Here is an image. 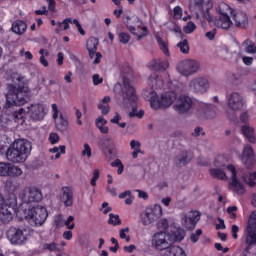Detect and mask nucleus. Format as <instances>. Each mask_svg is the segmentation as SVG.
<instances>
[{
    "instance_id": "obj_1",
    "label": "nucleus",
    "mask_w": 256,
    "mask_h": 256,
    "mask_svg": "<svg viewBox=\"0 0 256 256\" xmlns=\"http://www.w3.org/2000/svg\"><path fill=\"white\" fill-rule=\"evenodd\" d=\"M29 93V87L23 84H6V102L3 105V109H5V111H9L13 109V107H21V105H25L29 99Z\"/></svg>"
},
{
    "instance_id": "obj_2",
    "label": "nucleus",
    "mask_w": 256,
    "mask_h": 256,
    "mask_svg": "<svg viewBox=\"0 0 256 256\" xmlns=\"http://www.w3.org/2000/svg\"><path fill=\"white\" fill-rule=\"evenodd\" d=\"M226 169L229 171L231 177L229 188L234 193H237V195H243V193H245V186H243L239 177H241L244 183L249 185V187H256V172L246 174L243 168L236 169L233 165H228Z\"/></svg>"
},
{
    "instance_id": "obj_3",
    "label": "nucleus",
    "mask_w": 256,
    "mask_h": 256,
    "mask_svg": "<svg viewBox=\"0 0 256 256\" xmlns=\"http://www.w3.org/2000/svg\"><path fill=\"white\" fill-rule=\"evenodd\" d=\"M31 153V142L26 139H18L7 149L6 159L10 163H25Z\"/></svg>"
},
{
    "instance_id": "obj_4",
    "label": "nucleus",
    "mask_w": 256,
    "mask_h": 256,
    "mask_svg": "<svg viewBox=\"0 0 256 256\" xmlns=\"http://www.w3.org/2000/svg\"><path fill=\"white\" fill-rule=\"evenodd\" d=\"M143 96L150 102L152 109H167L177 101V93L175 91L166 92L159 98L155 91L144 90Z\"/></svg>"
},
{
    "instance_id": "obj_5",
    "label": "nucleus",
    "mask_w": 256,
    "mask_h": 256,
    "mask_svg": "<svg viewBox=\"0 0 256 256\" xmlns=\"http://www.w3.org/2000/svg\"><path fill=\"white\" fill-rule=\"evenodd\" d=\"M47 217V208L38 205L28 210L26 215V221H28V223L32 225V227H37V225L44 224L45 221H47Z\"/></svg>"
},
{
    "instance_id": "obj_6",
    "label": "nucleus",
    "mask_w": 256,
    "mask_h": 256,
    "mask_svg": "<svg viewBox=\"0 0 256 256\" xmlns=\"http://www.w3.org/2000/svg\"><path fill=\"white\" fill-rule=\"evenodd\" d=\"M114 91H120V95L123 98L124 103H127V101L130 103H136L137 101V92H135V88L127 78L123 79V84H116L114 86Z\"/></svg>"
},
{
    "instance_id": "obj_7",
    "label": "nucleus",
    "mask_w": 256,
    "mask_h": 256,
    "mask_svg": "<svg viewBox=\"0 0 256 256\" xmlns=\"http://www.w3.org/2000/svg\"><path fill=\"white\" fill-rule=\"evenodd\" d=\"M163 215V208L161 205L155 204L150 208H146L145 211L140 215L141 223L145 227L155 223L158 219H161Z\"/></svg>"
},
{
    "instance_id": "obj_8",
    "label": "nucleus",
    "mask_w": 256,
    "mask_h": 256,
    "mask_svg": "<svg viewBox=\"0 0 256 256\" xmlns=\"http://www.w3.org/2000/svg\"><path fill=\"white\" fill-rule=\"evenodd\" d=\"M201 64L197 60L186 59L181 61L177 66V71L184 77H191L199 71Z\"/></svg>"
},
{
    "instance_id": "obj_9",
    "label": "nucleus",
    "mask_w": 256,
    "mask_h": 256,
    "mask_svg": "<svg viewBox=\"0 0 256 256\" xmlns=\"http://www.w3.org/2000/svg\"><path fill=\"white\" fill-rule=\"evenodd\" d=\"M201 221V212L191 210L188 213H183L181 217V225L186 231H193L197 227V223Z\"/></svg>"
},
{
    "instance_id": "obj_10",
    "label": "nucleus",
    "mask_w": 256,
    "mask_h": 256,
    "mask_svg": "<svg viewBox=\"0 0 256 256\" xmlns=\"http://www.w3.org/2000/svg\"><path fill=\"white\" fill-rule=\"evenodd\" d=\"M19 198L23 203H39L43 199V194L39 188L26 187L20 193Z\"/></svg>"
},
{
    "instance_id": "obj_11",
    "label": "nucleus",
    "mask_w": 256,
    "mask_h": 256,
    "mask_svg": "<svg viewBox=\"0 0 256 256\" xmlns=\"http://www.w3.org/2000/svg\"><path fill=\"white\" fill-rule=\"evenodd\" d=\"M227 105L231 111H242L247 107V100L239 92H232L227 97Z\"/></svg>"
},
{
    "instance_id": "obj_12",
    "label": "nucleus",
    "mask_w": 256,
    "mask_h": 256,
    "mask_svg": "<svg viewBox=\"0 0 256 256\" xmlns=\"http://www.w3.org/2000/svg\"><path fill=\"white\" fill-rule=\"evenodd\" d=\"M174 110L177 111L180 115H185L193 109V99L186 95H181L176 101V104L173 106Z\"/></svg>"
},
{
    "instance_id": "obj_13",
    "label": "nucleus",
    "mask_w": 256,
    "mask_h": 256,
    "mask_svg": "<svg viewBox=\"0 0 256 256\" xmlns=\"http://www.w3.org/2000/svg\"><path fill=\"white\" fill-rule=\"evenodd\" d=\"M99 45V40L95 37L89 38L86 43V49L89 52L90 59H94V64L99 65L103 55L100 52H97V47Z\"/></svg>"
},
{
    "instance_id": "obj_14",
    "label": "nucleus",
    "mask_w": 256,
    "mask_h": 256,
    "mask_svg": "<svg viewBox=\"0 0 256 256\" xmlns=\"http://www.w3.org/2000/svg\"><path fill=\"white\" fill-rule=\"evenodd\" d=\"M6 237L10 241L12 245H23L27 238L25 237V234L23 233V229L11 227L6 232Z\"/></svg>"
},
{
    "instance_id": "obj_15",
    "label": "nucleus",
    "mask_w": 256,
    "mask_h": 256,
    "mask_svg": "<svg viewBox=\"0 0 256 256\" xmlns=\"http://www.w3.org/2000/svg\"><path fill=\"white\" fill-rule=\"evenodd\" d=\"M189 89L193 93H198L200 95H202V93H207V89H209V80L203 77L194 78L189 82Z\"/></svg>"
},
{
    "instance_id": "obj_16",
    "label": "nucleus",
    "mask_w": 256,
    "mask_h": 256,
    "mask_svg": "<svg viewBox=\"0 0 256 256\" xmlns=\"http://www.w3.org/2000/svg\"><path fill=\"white\" fill-rule=\"evenodd\" d=\"M246 245L251 246L256 244V211L252 212L250 221L247 226Z\"/></svg>"
},
{
    "instance_id": "obj_17",
    "label": "nucleus",
    "mask_w": 256,
    "mask_h": 256,
    "mask_svg": "<svg viewBox=\"0 0 256 256\" xmlns=\"http://www.w3.org/2000/svg\"><path fill=\"white\" fill-rule=\"evenodd\" d=\"M241 162L246 169H251V167L255 165V150H253V146L249 144L244 146L241 155Z\"/></svg>"
},
{
    "instance_id": "obj_18",
    "label": "nucleus",
    "mask_w": 256,
    "mask_h": 256,
    "mask_svg": "<svg viewBox=\"0 0 256 256\" xmlns=\"http://www.w3.org/2000/svg\"><path fill=\"white\" fill-rule=\"evenodd\" d=\"M232 19L235 27H238V29H247V27H249V17L247 13L241 10H234L232 12Z\"/></svg>"
},
{
    "instance_id": "obj_19",
    "label": "nucleus",
    "mask_w": 256,
    "mask_h": 256,
    "mask_svg": "<svg viewBox=\"0 0 256 256\" xmlns=\"http://www.w3.org/2000/svg\"><path fill=\"white\" fill-rule=\"evenodd\" d=\"M28 115L32 121H43L45 118V107L43 104H31L28 107Z\"/></svg>"
},
{
    "instance_id": "obj_20",
    "label": "nucleus",
    "mask_w": 256,
    "mask_h": 256,
    "mask_svg": "<svg viewBox=\"0 0 256 256\" xmlns=\"http://www.w3.org/2000/svg\"><path fill=\"white\" fill-rule=\"evenodd\" d=\"M152 243L158 251H166L170 247L167 241V234L160 232L153 236Z\"/></svg>"
},
{
    "instance_id": "obj_21",
    "label": "nucleus",
    "mask_w": 256,
    "mask_h": 256,
    "mask_svg": "<svg viewBox=\"0 0 256 256\" xmlns=\"http://www.w3.org/2000/svg\"><path fill=\"white\" fill-rule=\"evenodd\" d=\"M192 159L193 154H191V152L187 150H184L174 158V163L176 167H185V165H187V163H190Z\"/></svg>"
},
{
    "instance_id": "obj_22",
    "label": "nucleus",
    "mask_w": 256,
    "mask_h": 256,
    "mask_svg": "<svg viewBox=\"0 0 256 256\" xmlns=\"http://www.w3.org/2000/svg\"><path fill=\"white\" fill-rule=\"evenodd\" d=\"M60 201L65 207H73V190L69 187H62Z\"/></svg>"
},
{
    "instance_id": "obj_23",
    "label": "nucleus",
    "mask_w": 256,
    "mask_h": 256,
    "mask_svg": "<svg viewBox=\"0 0 256 256\" xmlns=\"http://www.w3.org/2000/svg\"><path fill=\"white\" fill-rule=\"evenodd\" d=\"M241 132L244 135V137H246L247 141H249V143H252L253 145H255L256 135H255V129H253V127L246 124L241 127Z\"/></svg>"
},
{
    "instance_id": "obj_24",
    "label": "nucleus",
    "mask_w": 256,
    "mask_h": 256,
    "mask_svg": "<svg viewBox=\"0 0 256 256\" xmlns=\"http://www.w3.org/2000/svg\"><path fill=\"white\" fill-rule=\"evenodd\" d=\"M149 68L153 71H166L169 69V62L161 59H154L149 63Z\"/></svg>"
},
{
    "instance_id": "obj_25",
    "label": "nucleus",
    "mask_w": 256,
    "mask_h": 256,
    "mask_svg": "<svg viewBox=\"0 0 256 256\" xmlns=\"http://www.w3.org/2000/svg\"><path fill=\"white\" fill-rule=\"evenodd\" d=\"M0 221L4 224L11 223V221H13V213L5 203L4 206L0 207Z\"/></svg>"
},
{
    "instance_id": "obj_26",
    "label": "nucleus",
    "mask_w": 256,
    "mask_h": 256,
    "mask_svg": "<svg viewBox=\"0 0 256 256\" xmlns=\"http://www.w3.org/2000/svg\"><path fill=\"white\" fill-rule=\"evenodd\" d=\"M163 256H187L185 250L179 246H169L165 249Z\"/></svg>"
},
{
    "instance_id": "obj_27",
    "label": "nucleus",
    "mask_w": 256,
    "mask_h": 256,
    "mask_svg": "<svg viewBox=\"0 0 256 256\" xmlns=\"http://www.w3.org/2000/svg\"><path fill=\"white\" fill-rule=\"evenodd\" d=\"M12 31L16 35H23L27 31V24L23 20H16L12 24Z\"/></svg>"
},
{
    "instance_id": "obj_28",
    "label": "nucleus",
    "mask_w": 256,
    "mask_h": 256,
    "mask_svg": "<svg viewBox=\"0 0 256 256\" xmlns=\"http://www.w3.org/2000/svg\"><path fill=\"white\" fill-rule=\"evenodd\" d=\"M148 84L151 85L152 89H161L163 88V79L157 73H153L148 79Z\"/></svg>"
},
{
    "instance_id": "obj_29",
    "label": "nucleus",
    "mask_w": 256,
    "mask_h": 256,
    "mask_svg": "<svg viewBox=\"0 0 256 256\" xmlns=\"http://www.w3.org/2000/svg\"><path fill=\"white\" fill-rule=\"evenodd\" d=\"M215 25L219 29H229L233 23L229 16H220L219 19L216 20Z\"/></svg>"
},
{
    "instance_id": "obj_30",
    "label": "nucleus",
    "mask_w": 256,
    "mask_h": 256,
    "mask_svg": "<svg viewBox=\"0 0 256 256\" xmlns=\"http://www.w3.org/2000/svg\"><path fill=\"white\" fill-rule=\"evenodd\" d=\"M95 125L97 129H99L100 133H103L104 135H107L109 133V127H107V120L104 119L103 116H99L95 120Z\"/></svg>"
},
{
    "instance_id": "obj_31",
    "label": "nucleus",
    "mask_w": 256,
    "mask_h": 256,
    "mask_svg": "<svg viewBox=\"0 0 256 256\" xmlns=\"http://www.w3.org/2000/svg\"><path fill=\"white\" fill-rule=\"evenodd\" d=\"M55 125L58 131L64 132L67 131L69 127V121H67L63 114H59V118L56 120Z\"/></svg>"
},
{
    "instance_id": "obj_32",
    "label": "nucleus",
    "mask_w": 256,
    "mask_h": 256,
    "mask_svg": "<svg viewBox=\"0 0 256 256\" xmlns=\"http://www.w3.org/2000/svg\"><path fill=\"white\" fill-rule=\"evenodd\" d=\"M7 79L8 81H11L12 83H22V81L25 79V77L21 74H19L17 71H8L7 72Z\"/></svg>"
},
{
    "instance_id": "obj_33",
    "label": "nucleus",
    "mask_w": 256,
    "mask_h": 256,
    "mask_svg": "<svg viewBox=\"0 0 256 256\" xmlns=\"http://www.w3.org/2000/svg\"><path fill=\"white\" fill-rule=\"evenodd\" d=\"M210 175L215 179H221L225 181L227 179V174L225 173V168H212L210 169Z\"/></svg>"
},
{
    "instance_id": "obj_34",
    "label": "nucleus",
    "mask_w": 256,
    "mask_h": 256,
    "mask_svg": "<svg viewBox=\"0 0 256 256\" xmlns=\"http://www.w3.org/2000/svg\"><path fill=\"white\" fill-rule=\"evenodd\" d=\"M242 46L244 47L245 53H249L250 55H255L256 53L255 42L247 39L242 43Z\"/></svg>"
},
{
    "instance_id": "obj_35",
    "label": "nucleus",
    "mask_w": 256,
    "mask_h": 256,
    "mask_svg": "<svg viewBox=\"0 0 256 256\" xmlns=\"http://www.w3.org/2000/svg\"><path fill=\"white\" fill-rule=\"evenodd\" d=\"M21 175H23V170L19 166L9 164L7 177H21Z\"/></svg>"
},
{
    "instance_id": "obj_36",
    "label": "nucleus",
    "mask_w": 256,
    "mask_h": 256,
    "mask_svg": "<svg viewBox=\"0 0 256 256\" xmlns=\"http://www.w3.org/2000/svg\"><path fill=\"white\" fill-rule=\"evenodd\" d=\"M204 107H206L204 114L207 119H215L217 117V106L205 105Z\"/></svg>"
},
{
    "instance_id": "obj_37",
    "label": "nucleus",
    "mask_w": 256,
    "mask_h": 256,
    "mask_svg": "<svg viewBox=\"0 0 256 256\" xmlns=\"http://www.w3.org/2000/svg\"><path fill=\"white\" fill-rule=\"evenodd\" d=\"M233 11L234 10H231V7L225 2L220 3L218 6V12L221 16H229V13L232 14Z\"/></svg>"
},
{
    "instance_id": "obj_38",
    "label": "nucleus",
    "mask_w": 256,
    "mask_h": 256,
    "mask_svg": "<svg viewBox=\"0 0 256 256\" xmlns=\"http://www.w3.org/2000/svg\"><path fill=\"white\" fill-rule=\"evenodd\" d=\"M178 49L184 54V55H189V42L187 40H183L182 42H179L177 44Z\"/></svg>"
},
{
    "instance_id": "obj_39",
    "label": "nucleus",
    "mask_w": 256,
    "mask_h": 256,
    "mask_svg": "<svg viewBox=\"0 0 256 256\" xmlns=\"http://www.w3.org/2000/svg\"><path fill=\"white\" fill-rule=\"evenodd\" d=\"M6 189H8V191H10L11 193H15V191H18L19 189V182L13 181V180H7Z\"/></svg>"
},
{
    "instance_id": "obj_40",
    "label": "nucleus",
    "mask_w": 256,
    "mask_h": 256,
    "mask_svg": "<svg viewBox=\"0 0 256 256\" xmlns=\"http://www.w3.org/2000/svg\"><path fill=\"white\" fill-rule=\"evenodd\" d=\"M108 223L109 225H113L114 227H117V225H121V218H119V215L110 213Z\"/></svg>"
},
{
    "instance_id": "obj_41",
    "label": "nucleus",
    "mask_w": 256,
    "mask_h": 256,
    "mask_svg": "<svg viewBox=\"0 0 256 256\" xmlns=\"http://www.w3.org/2000/svg\"><path fill=\"white\" fill-rule=\"evenodd\" d=\"M118 41L120 43H122V45H127V43H129V41H131V35H129L126 32H120L118 34Z\"/></svg>"
},
{
    "instance_id": "obj_42",
    "label": "nucleus",
    "mask_w": 256,
    "mask_h": 256,
    "mask_svg": "<svg viewBox=\"0 0 256 256\" xmlns=\"http://www.w3.org/2000/svg\"><path fill=\"white\" fill-rule=\"evenodd\" d=\"M9 175V163L0 162V177H7Z\"/></svg>"
},
{
    "instance_id": "obj_43",
    "label": "nucleus",
    "mask_w": 256,
    "mask_h": 256,
    "mask_svg": "<svg viewBox=\"0 0 256 256\" xmlns=\"http://www.w3.org/2000/svg\"><path fill=\"white\" fill-rule=\"evenodd\" d=\"M227 162V160L225 159V157L223 156H218L215 161H214V165L216 168L219 169H225V163Z\"/></svg>"
},
{
    "instance_id": "obj_44",
    "label": "nucleus",
    "mask_w": 256,
    "mask_h": 256,
    "mask_svg": "<svg viewBox=\"0 0 256 256\" xmlns=\"http://www.w3.org/2000/svg\"><path fill=\"white\" fill-rule=\"evenodd\" d=\"M167 29L168 31H173L174 33H181V27H179V25H177V23L175 22H167Z\"/></svg>"
},
{
    "instance_id": "obj_45",
    "label": "nucleus",
    "mask_w": 256,
    "mask_h": 256,
    "mask_svg": "<svg viewBox=\"0 0 256 256\" xmlns=\"http://www.w3.org/2000/svg\"><path fill=\"white\" fill-rule=\"evenodd\" d=\"M175 241H183L185 239V230L178 228L174 233Z\"/></svg>"
},
{
    "instance_id": "obj_46",
    "label": "nucleus",
    "mask_w": 256,
    "mask_h": 256,
    "mask_svg": "<svg viewBox=\"0 0 256 256\" xmlns=\"http://www.w3.org/2000/svg\"><path fill=\"white\" fill-rule=\"evenodd\" d=\"M69 23H73V20L71 18H66L63 22H58L57 25L59 29L67 31V29H69Z\"/></svg>"
},
{
    "instance_id": "obj_47",
    "label": "nucleus",
    "mask_w": 256,
    "mask_h": 256,
    "mask_svg": "<svg viewBox=\"0 0 256 256\" xmlns=\"http://www.w3.org/2000/svg\"><path fill=\"white\" fill-rule=\"evenodd\" d=\"M197 29V25H195L193 22H188L186 26H184V33L187 35H190V33H193Z\"/></svg>"
},
{
    "instance_id": "obj_48",
    "label": "nucleus",
    "mask_w": 256,
    "mask_h": 256,
    "mask_svg": "<svg viewBox=\"0 0 256 256\" xmlns=\"http://www.w3.org/2000/svg\"><path fill=\"white\" fill-rule=\"evenodd\" d=\"M127 233H129V227L120 229V239H125L127 243L131 241V237L127 236Z\"/></svg>"
},
{
    "instance_id": "obj_49",
    "label": "nucleus",
    "mask_w": 256,
    "mask_h": 256,
    "mask_svg": "<svg viewBox=\"0 0 256 256\" xmlns=\"http://www.w3.org/2000/svg\"><path fill=\"white\" fill-rule=\"evenodd\" d=\"M203 235V230L201 229H197L195 231V233H192L190 235V241H192V243H197V241H199V236Z\"/></svg>"
},
{
    "instance_id": "obj_50",
    "label": "nucleus",
    "mask_w": 256,
    "mask_h": 256,
    "mask_svg": "<svg viewBox=\"0 0 256 256\" xmlns=\"http://www.w3.org/2000/svg\"><path fill=\"white\" fill-rule=\"evenodd\" d=\"M158 44L160 46L161 51H163L164 55H169V48L163 39L158 38Z\"/></svg>"
},
{
    "instance_id": "obj_51",
    "label": "nucleus",
    "mask_w": 256,
    "mask_h": 256,
    "mask_svg": "<svg viewBox=\"0 0 256 256\" xmlns=\"http://www.w3.org/2000/svg\"><path fill=\"white\" fill-rule=\"evenodd\" d=\"M231 81L233 85H241L243 83V77L239 74H232Z\"/></svg>"
},
{
    "instance_id": "obj_52",
    "label": "nucleus",
    "mask_w": 256,
    "mask_h": 256,
    "mask_svg": "<svg viewBox=\"0 0 256 256\" xmlns=\"http://www.w3.org/2000/svg\"><path fill=\"white\" fill-rule=\"evenodd\" d=\"M144 115H145V112L143 110H140L139 112H137V108H133L132 112L129 113V117H138V119L143 118Z\"/></svg>"
},
{
    "instance_id": "obj_53",
    "label": "nucleus",
    "mask_w": 256,
    "mask_h": 256,
    "mask_svg": "<svg viewBox=\"0 0 256 256\" xmlns=\"http://www.w3.org/2000/svg\"><path fill=\"white\" fill-rule=\"evenodd\" d=\"M98 109L102 112V115H108L111 108L109 107V104H99Z\"/></svg>"
},
{
    "instance_id": "obj_54",
    "label": "nucleus",
    "mask_w": 256,
    "mask_h": 256,
    "mask_svg": "<svg viewBox=\"0 0 256 256\" xmlns=\"http://www.w3.org/2000/svg\"><path fill=\"white\" fill-rule=\"evenodd\" d=\"M183 17V9L181 6H176L174 8V19H181Z\"/></svg>"
},
{
    "instance_id": "obj_55",
    "label": "nucleus",
    "mask_w": 256,
    "mask_h": 256,
    "mask_svg": "<svg viewBox=\"0 0 256 256\" xmlns=\"http://www.w3.org/2000/svg\"><path fill=\"white\" fill-rule=\"evenodd\" d=\"M99 176H100L99 169L94 170L93 177L90 182L92 187H95L97 185V180L99 179Z\"/></svg>"
},
{
    "instance_id": "obj_56",
    "label": "nucleus",
    "mask_w": 256,
    "mask_h": 256,
    "mask_svg": "<svg viewBox=\"0 0 256 256\" xmlns=\"http://www.w3.org/2000/svg\"><path fill=\"white\" fill-rule=\"evenodd\" d=\"M130 147L133 151H141V142L137 140H131Z\"/></svg>"
},
{
    "instance_id": "obj_57",
    "label": "nucleus",
    "mask_w": 256,
    "mask_h": 256,
    "mask_svg": "<svg viewBox=\"0 0 256 256\" xmlns=\"http://www.w3.org/2000/svg\"><path fill=\"white\" fill-rule=\"evenodd\" d=\"M93 85H101L103 83V77H101L99 74H94L92 76Z\"/></svg>"
},
{
    "instance_id": "obj_58",
    "label": "nucleus",
    "mask_w": 256,
    "mask_h": 256,
    "mask_svg": "<svg viewBox=\"0 0 256 256\" xmlns=\"http://www.w3.org/2000/svg\"><path fill=\"white\" fill-rule=\"evenodd\" d=\"M65 149H66L65 145H62L60 147L55 146L54 148L50 149V153H59L60 151L62 155H65Z\"/></svg>"
},
{
    "instance_id": "obj_59",
    "label": "nucleus",
    "mask_w": 256,
    "mask_h": 256,
    "mask_svg": "<svg viewBox=\"0 0 256 256\" xmlns=\"http://www.w3.org/2000/svg\"><path fill=\"white\" fill-rule=\"evenodd\" d=\"M73 221H75V217H73V216H69L67 221H65L66 227H68V229H70V230L75 229V223H73Z\"/></svg>"
},
{
    "instance_id": "obj_60",
    "label": "nucleus",
    "mask_w": 256,
    "mask_h": 256,
    "mask_svg": "<svg viewBox=\"0 0 256 256\" xmlns=\"http://www.w3.org/2000/svg\"><path fill=\"white\" fill-rule=\"evenodd\" d=\"M59 134L57 133H51L49 136V141L52 145H55V143H59Z\"/></svg>"
},
{
    "instance_id": "obj_61",
    "label": "nucleus",
    "mask_w": 256,
    "mask_h": 256,
    "mask_svg": "<svg viewBox=\"0 0 256 256\" xmlns=\"http://www.w3.org/2000/svg\"><path fill=\"white\" fill-rule=\"evenodd\" d=\"M83 157L87 156L88 158L91 157V146L89 144H84V149L82 151Z\"/></svg>"
},
{
    "instance_id": "obj_62",
    "label": "nucleus",
    "mask_w": 256,
    "mask_h": 256,
    "mask_svg": "<svg viewBox=\"0 0 256 256\" xmlns=\"http://www.w3.org/2000/svg\"><path fill=\"white\" fill-rule=\"evenodd\" d=\"M237 211V206H230L227 208V213L231 215V219H235L237 215L235 214Z\"/></svg>"
},
{
    "instance_id": "obj_63",
    "label": "nucleus",
    "mask_w": 256,
    "mask_h": 256,
    "mask_svg": "<svg viewBox=\"0 0 256 256\" xmlns=\"http://www.w3.org/2000/svg\"><path fill=\"white\" fill-rule=\"evenodd\" d=\"M240 121L241 123H249V112H243L240 115Z\"/></svg>"
},
{
    "instance_id": "obj_64",
    "label": "nucleus",
    "mask_w": 256,
    "mask_h": 256,
    "mask_svg": "<svg viewBox=\"0 0 256 256\" xmlns=\"http://www.w3.org/2000/svg\"><path fill=\"white\" fill-rule=\"evenodd\" d=\"M44 249H48V251H57V244L55 242L51 244H44Z\"/></svg>"
}]
</instances>
